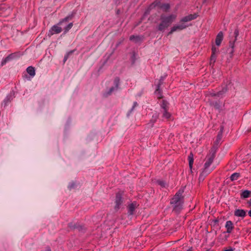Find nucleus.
<instances>
[{"label":"nucleus","instance_id":"obj_13","mask_svg":"<svg viewBox=\"0 0 251 251\" xmlns=\"http://www.w3.org/2000/svg\"><path fill=\"white\" fill-rule=\"evenodd\" d=\"M136 207V203H131L129 205L128 209V213L129 215H132L133 214L134 211Z\"/></svg>","mask_w":251,"mask_h":251},{"label":"nucleus","instance_id":"obj_40","mask_svg":"<svg viewBox=\"0 0 251 251\" xmlns=\"http://www.w3.org/2000/svg\"><path fill=\"white\" fill-rule=\"evenodd\" d=\"M48 251H50V250H48Z\"/></svg>","mask_w":251,"mask_h":251},{"label":"nucleus","instance_id":"obj_9","mask_svg":"<svg viewBox=\"0 0 251 251\" xmlns=\"http://www.w3.org/2000/svg\"><path fill=\"white\" fill-rule=\"evenodd\" d=\"M62 31L61 27L58 26V25H53L50 30V33L51 35H53L54 34H58L60 33Z\"/></svg>","mask_w":251,"mask_h":251},{"label":"nucleus","instance_id":"obj_38","mask_svg":"<svg viewBox=\"0 0 251 251\" xmlns=\"http://www.w3.org/2000/svg\"><path fill=\"white\" fill-rule=\"evenodd\" d=\"M192 251V248H190V249H189V250H187V251Z\"/></svg>","mask_w":251,"mask_h":251},{"label":"nucleus","instance_id":"obj_10","mask_svg":"<svg viewBox=\"0 0 251 251\" xmlns=\"http://www.w3.org/2000/svg\"><path fill=\"white\" fill-rule=\"evenodd\" d=\"M223 39V33L222 31L219 32L215 39V43L217 46H219Z\"/></svg>","mask_w":251,"mask_h":251},{"label":"nucleus","instance_id":"obj_28","mask_svg":"<svg viewBox=\"0 0 251 251\" xmlns=\"http://www.w3.org/2000/svg\"><path fill=\"white\" fill-rule=\"evenodd\" d=\"M218 51V48H216L214 46H213L212 48V54H216L217 52Z\"/></svg>","mask_w":251,"mask_h":251},{"label":"nucleus","instance_id":"obj_25","mask_svg":"<svg viewBox=\"0 0 251 251\" xmlns=\"http://www.w3.org/2000/svg\"><path fill=\"white\" fill-rule=\"evenodd\" d=\"M74 52V50H71V51H70L69 52H68L66 55L65 56H64V60H63V62L64 63H65L67 60L68 59L69 56L72 54V53Z\"/></svg>","mask_w":251,"mask_h":251},{"label":"nucleus","instance_id":"obj_34","mask_svg":"<svg viewBox=\"0 0 251 251\" xmlns=\"http://www.w3.org/2000/svg\"><path fill=\"white\" fill-rule=\"evenodd\" d=\"M75 184L74 183H72L70 186V189H71L72 188H74L75 187Z\"/></svg>","mask_w":251,"mask_h":251},{"label":"nucleus","instance_id":"obj_31","mask_svg":"<svg viewBox=\"0 0 251 251\" xmlns=\"http://www.w3.org/2000/svg\"><path fill=\"white\" fill-rule=\"evenodd\" d=\"M224 92H223V91H219V92L217 93V94H211V95L212 96H220V95H222L223 93H224Z\"/></svg>","mask_w":251,"mask_h":251},{"label":"nucleus","instance_id":"obj_18","mask_svg":"<svg viewBox=\"0 0 251 251\" xmlns=\"http://www.w3.org/2000/svg\"><path fill=\"white\" fill-rule=\"evenodd\" d=\"M234 36H235V39H234L233 42L232 43L231 41H230V42H229L230 46L232 48H233V47H234V43L236 41L237 37L239 35V30H238V29H236L235 30L234 32Z\"/></svg>","mask_w":251,"mask_h":251},{"label":"nucleus","instance_id":"obj_37","mask_svg":"<svg viewBox=\"0 0 251 251\" xmlns=\"http://www.w3.org/2000/svg\"><path fill=\"white\" fill-rule=\"evenodd\" d=\"M249 215L250 217H251V209L249 211Z\"/></svg>","mask_w":251,"mask_h":251},{"label":"nucleus","instance_id":"obj_1","mask_svg":"<svg viewBox=\"0 0 251 251\" xmlns=\"http://www.w3.org/2000/svg\"><path fill=\"white\" fill-rule=\"evenodd\" d=\"M177 18L176 14L166 15L162 14L160 16V23L158 25L157 29L159 31H164L174 22Z\"/></svg>","mask_w":251,"mask_h":251},{"label":"nucleus","instance_id":"obj_30","mask_svg":"<svg viewBox=\"0 0 251 251\" xmlns=\"http://www.w3.org/2000/svg\"><path fill=\"white\" fill-rule=\"evenodd\" d=\"M71 19V17H67L66 18H65L64 19H63L61 21H60L59 23V24H61L63 22H67L69 19Z\"/></svg>","mask_w":251,"mask_h":251},{"label":"nucleus","instance_id":"obj_24","mask_svg":"<svg viewBox=\"0 0 251 251\" xmlns=\"http://www.w3.org/2000/svg\"><path fill=\"white\" fill-rule=\"evenodd\" d=\"M158 118V115L156 114L155 116H153L151 120V126H152L153 124L156 121L157 119Z\"/></svg>","mask_w":251,"mask_h":251},{"label":"nucleus","instance_id":"obj_22","mask_svg":"<svg viewBox=\"0 0 251 251\" xmlns=\"http://www.w3.org/2000/svg\"><path fill=\"white\" fill-rule=\"evenodd\" d=\"M168 103L166 100H163L161 104V107L164 110H168Z\"/></svg>","mask_w":251,"mask_h":251},{"label":"nucleus","instance_id":"obj_11","mask_svg":"<svg viewBox=\"0 0 251 251\" xmlns=\"http://www.w3.org/2000/svg\"><path fill=\"white\" fill-rule=\"evenodd\" d=\"M226 232L228 233H231L233 228L232 222L230 221H227L226 224Z\"/></svg>","mask_w":251,"mask_h":251},{"label":"nucleus","instance_id":"obj_2","mask_svg":"<svg viewBox=\"0 0 251 251\" xmlns=\"http://www.w3.org/2000/svg\"><path fill=\"white\" fill-rule=\"evenodd\" d=\"M216 152V150L215 148H212L211 149L209 154L206 157V160L204 166V168L200 176V179H203V176H204L210 172V171L208 169L213 162V160L215 157Z\"/></svg>","mask_w":251,"mask_h":251},{"label":"nucleus","instance_id":"obj_27","mask_svg":"<svg viewBox=\"0 0 251 251\" xmlns=\"http://www.w3.org/2000/svg\"><path fill=\"white\" fill-rule=\"evenodd\" d=\"M73 25V23H71L67 26H66L65 28V32H67L72 27Z\"/></svg>","mask_w":251,"mask_h":251},{"label":"nucleus","instance_id":"obj_23","mask_svg":"<svg viewBox=\"0 0 251 251\" xmlns=\"http://www.w3.org/2000/svg\"><path fill=\"white\" fill-rule=\"evenodd\" d=\"M216 60V54H211L210 60V64H214Z\"/></svg>","mask_w":251,"mask_h":251},{"label":"nucleus","instance_id":"obj_26","mask_svg":"<svg viewBox=\"0 0 251 251\" xmlns=\"http://www.w3.org/2000/svg\"><path fill=\"white\" fill-rule=\"evenodd\" d=\"M157 183L162 187H165L166 186V183L163 180H158Z\"/></svg>","mask_w":251,"mask_h":251},{"label":"nucleus","instance_id":"obj_17","mask_svg":"<svg viewBox=\"0 0 251 251\" xmlns=\"http://www.w3.org/2000/svg\"><path fill=\"white\" fill-rule=\"evenodd\" d=\"M162 116L163 118L167 120H170L171 118V114L168 112V110H164L162 111Z\"/></svg>","mask_w":251,"mask_h":251},{"label":"nucleus","instance_id":"obj_33","mask_svg":"<svg viewBox=\"0 0 251 251\" xmlns=\"http://www.w3.org/2000/svg\"><path fill=\"white\" fill-rule=\"evenodd\" d=\"M114 89H115L114 87H111L109 91L108 92L107 94L110 95L111 94V93L114 91Z\"/></svg>","mask_w":251,"mask_h":251},{"label":"nucleus","instance_id":"obj_36","mask_svg":"<svg viewBox=\"0 0 251 251\" xmlns=\"http://www.w3.org/2000/svg\"><path fill=\"white\" fill-rule=\"evenodd\" d=\"M137 105V102H135L134 103V105H133V107L132 109L134 108V107H135Z\"/></svg>","mask_w":251,"mask_h":251},{"label":"nucleus","instance_id":"obj_5","mask_svg":"<svg viewBox=\"0 0 251 251\" xmlns=\"http://www.w3.org/2000/svg\"><path fill=\"white\" fill-rule=\"evenodd\" d=\"M123 203L122 194L120 193H118L116 194V199H115V205L114 207V209L116 211L118 210Z\"/></svg>","mask_w":251,"mask_h":251},{"label":"nucleus","instance_id":"obj_14","mask_svg":"<svg viewBox=\"0 0 251 251\" xmlns=\"http://www.w3.org/2000/svg\"><path fill=\"white\" fill-rule=\"evenodd\" d=\"M129 40L135 43H138L142 40V38L139 36L131 35L129 37Z\"/></svg>","mask_w":251,"mask_h":251},{"label":"nucleus","instance_id":"obj_16","mask_svg":"<svg viewBox=\"0 0 251 251\" xmlns=\"http://www.w3.org/2000/svg\"><path fill=\"white\" fill-rule=\"evenodd\" d=\"M188 160H189V167H190L191 171H192V169L193 168V162H194L193 154L192 152H191L190 154H189V155L188 156Z\"/></svg>","mask_w":251,"mask_h":251},{"label":"nucleus","instance_id":"obj_12","mask_svg":"<svg viewBox=\"0 0 251 251\" xmlns=\"http://www.w3.org/2000/svg\"><path fill=\"white\" fill-rule=\"evenodd\" d=\"M234 215L237 217H244L246 215V211L243 209H237L234 212Z\"/></svg>","mask_w":251,"mask_h":251},{"label":"nucleus","instance_id":"obj_19","mask_svg":"<svg viewBox=\"0 0 251 251\" xmlns=\"http://www.w3.org/2000/svg\"><path fill=\"white\" fill-rule=\"evenodd\" d=\"M161 81L159 82V84L157 85V88L155 92L156 95L157 96L158 98L160 99L162 98L161 94V90L160 89V86L161 85Z\"/></svg>","mask_w":251,"mask_h":251},{"label":"nucleus","instance_id":"obj_35","mask_svg":"<svg viewBox=\"0 0 251 251\" xmlns=\"http://www.w3.org/2000/svg\"><path fill=\"white\" fill-rule=\"evenodd\" d=\"M234 251V249L231 248H230L229 249L225 250V251Z\"/></svg>","mask_w":251,"mask_h":251},{"label":"nucleus","instance_id":"obj_7","mask_svg":"<svg viewBox=\"0 0 251 251\" xmlns=\"http://www.w3.org/2000/svg\"><path fill=\"white\" fill-rule=\"evenodd\" d=\"M158 6L160 8H162L164 11L167 12L169 10L170 8V4L168 3L160 4L158 2H154L150 5V8H152L155 6Z\"/></svg>","mask_w":251,"mask_h":251},{"label":"nucleus","instance_id":"obj_32","mask_svg":"<svg viewBox=\"0 0 251 251\" xmlns=\"http://www.w3.org/2000/svg\"><path fill=\"white\" fill-rule=\"evenodd\" d=\"M213 106L216 109H219L220 107V105L217 102L215 104H213Z\"/></svg>","mask_w":251,"mask_h":251},{"label":"nucleus","instance_id":"obj_29","mask_svg":"<svg viewBox=\"0 0 251 251\" xmlns=\"http://www.w3.org/2000/svg\"><path fill=\"white\" fill-rule=\"evenodd\" d=\"M119 82H120V79L119 78L117 77L115 79L114 83H115V87H116V89H117L118 87Z\"/></svg>","mask_w":251,"mask_h":251},{"label":"nucleus","instance_id":"obj_4","mask_svg":"<svg viewBox=\"0 0 251 251\" xmlns=\"http://www.w3.org/2000/svg\"><path fill=\"white\" fill-rule=\"evenodd\" d=\"M189 25L186 24L179 22V24L174 25L171 29V30L168 33V35L172 34L176 31L182 30L186 28Z\"/></svg>","mask_w":251,"mask_h":251},{"label":"nucleus","instance_id":"obj_8","mask_svg":"<svg viewBox=\"0 0 251 251\" xmlns=\"http://www.w3.org/2000/svg\"><path fill=\"white\" fill-rule=\"evenodd\" d=\"M198 17V15L196 13L193 14H189L181 18L180 23H184L190 22L192 20L196 19Z\"/></svg>","mask_w":251,"mask_h":251},{"label":"nucleus","instance_id":"obj_20","mask_svg":"<svg viewBox=\"0 0 251 251\" xmlns=\"http://www.w3.org/2000/svg\"><path fill=\"white\" fill-rule=\"evenodd\" d=\"M251 192L249 190H245L241 194V197L243 198H247L250 197Z\"/></svg>","mask_w":251,"mask_h":251},{"label":"nucleus","instance_id":"obj_39","mask_svg":"<svg viewBox=\"0 0 251 251\" xmlns=\"http://www.w3.org/2000/svg\"><path fill=\"white\" fill-rule=\"evenodd\" d=\"M249 202H250V204L251 205V199L250 200Z\"/></svg>","mask_w":251,"mask_h":251},{"label":"nucleus","instance_id":"obj_15","mask_svg":"<svg viewBox=\"0 0 251 251\" xmlns=\"http://www.w3.org/2000/svg\"><path fill=\"white\" fill-rule=\"evenodd\" d=\"M27 73L31 76H34L35 75L34 68L32 66H29L26 69Z\"/></svg>","mask_w":251,"mask_h":251},{"label":"nucleus","instance_id":"obj_21","mask_svg":"<svg viewBox=\"0 0 251 251\" xmlns=\"http://www.w3.org/2000/svg\"><path fill=\"white\" fill-rule=\"evenodd\" d=\"M240 176V174L237 173H235L233 174L230 176V179L232 181L237 180Z\"/></svg>","mask_w":251,"mask_h":251},{"label":"nucleus","instance_id":"obj_6","mask_svg":"<svg viewBox=\"0 0 251 251\" xmlns=\"http://www.w3.org/2000/svg\"><path fill=\"white\" fill-rule=\"evenodd\" d=\"M19 56H20V53L18 52H15V53H11L2 60V61H1V65L2 66H3L4 64H5L7 62H8L15 58L18 57H19Z\"/></svg>","mask_w":251,"mask_h":251},{"label":"nucleus","instance_id":"obj_3","mask_svg":"<svg viewBox=\"0 0 251 251\" xmlns=\"http://www.w3.org/2000/svg\"><path fill=\"white\" fill-rule=\"evenodd\" d=\"M183 190H179L171 200L170 202L171 204H175V208L183 203Z\"/></svg>","mask_w":251,"mask_h":251}]
</instances>
